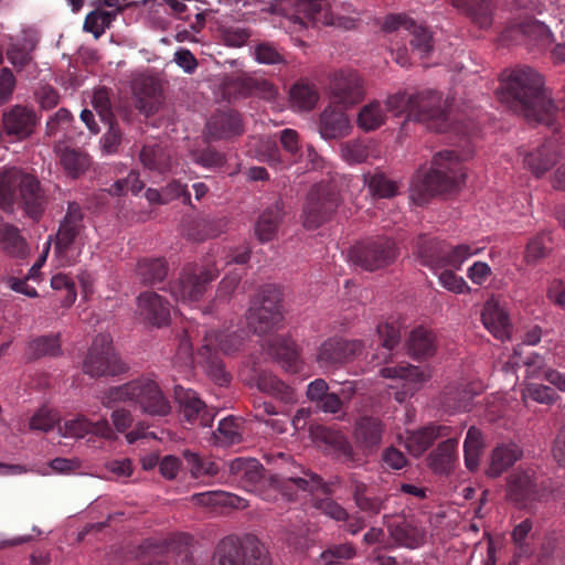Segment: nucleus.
Masks as SVG:
<instances>
[{"instance_id":"423d86ee","label":"nucleus","mask_w":565,"mask_h":565,"mask_svg":"<svg viewBox=\"0 0 565 565\" xmlns=\"http://www.w3.org/2000/svg\"><path fill=\"white\" fill-rule=\"evenodd\" d=\"M119 403H134L151 416H167L171 405L156 381L139 377L118 386H111L104 392L102 404L115 408Z\"/></svg>"},{"instance_id":"4c0bfd02","label":"nucleus","mask_w":565,"mask_h":565,"mask_svg":"<svg viewBox=\"0 0 565 565\" xmlns=\"http://www.w3.org/2000/svg\"><path fill=\"white\" fill-rule=\"evenodd\" d=\"M57 154L65 174L72 179L79 178L90 166L88 154L79 149L58 147Z\"/></svg>"},{"instance_id":"7ed1b4c3","label":"nucleus","mask_w":565,"mask_h":565,"mask_svg":"<svg viewBox=\"0 0 565 565\" xmlns=\"http://www.w3.org/2000/svg\"><path fill=\"white\" fill-rule=\"evenodd\" d=\"M50 201V189L42 184L34 172L20 167L0 170V209L9 211L17 203L28 218L39 223Z\"/></svg>"},{"instance_id":"c85d7f7f","label":"nucleus","mask_w":565,"mask_h":565,"mask_svg":"<svg viewBox=\"0 0 565 565\" xmlns=\"http://www.w3.org/2000/svg\"><path fill=\"white\" fill-rule=\"evenodd\" d=\"M446 440L438 444V446L429 454L427 460L428 466L437 473L448 475L455 468L458 461V444L459 436L445 437Z\"/></svg>"},{"instance_id":"13d9d810","label":"nucleus","mask_w":565,"mask_h":565,"mask_svg":"<svg viewBox=\"0 0 565 565\" xmlns=\"http://www.w3.org/2000/svg\"><path fill=\"white\" fill-rule=\"evenodd\" d=\"M380 373L383 377L399 379L413 384H417L426 380L425 372L420 370L418 366H414L411 364L386 366L383 367L380 371Z\"/></svg>"},{"instance_id":"0e129e2a","label":"nucleus","mask_w":565,"mask_h":565,"mask_svg":"<svg viewBox=\"0 0 565 565\" xmlns=\"http://www.w3.org/2000/svg\"><path fill=\"white\" fill-rule=\"evenodd\" d=\"M377 334L382 341V348L391 352L401 340V324L395 319H388L377 326Z\"/></svg>"},{"instance_id":"09e8293b","label":"nucleus","mask_w":565,"mask_h":565,"mask_svg":"<svg viewBox=\"0 0 565 565\" xmlns=\"http://www.w3.org/2000/svg\"><path fill=\"white\" fill-rule=\"evenodd\" d=\"M319 99L316 88L305 82H297L290 89V102L299 110L312 109Z\"/></svg>"},{"instance_id":"473e14b6","label":"nucleus","mask_w":565,"mask_h":565,"mask_svg":"<svg viewBox=\"0 0 565 565\" xmlns=\"http://www.w3.org/2000/svg\"><path fill=\"white\" fill-rule=\"evenodd\" d=\"M286 8L294 9L296 20L313 23L328 22L329 0H281Z\"/></svg>"},{"instance_id":"412c9836","label":"nucleus","mask_w":565,"mask_h":565,"mask_svg":"<svg viewBox=\"0 0 565 565\" xmlns=\"http://www.w3.org/2000/svg\"><path fill=\"white\" fill-rule=\"evenodd\" d=\"M452 428L447 425L429 424L406 433L404 446L414 457L422 456L435 440L451 435Z\"/></svg>"},{"instance_id":"4be33fe9","label":"nucleus","mask_w":565,"mask_h":565,"mask_svg":"<svg viewBox=\"0 0 565 565\" xmlns=\"http://www.w3.org/2000/svg\"><path fill=\"white\" fill-rule=\"evenodd\" d=\"M139 316L154 327L166 326L170 321V303L153 291H145L137 299Z\"/></svg>"},{"instance_id":"393cba45","label":"nucleus","mask_w":565,"mask_h":565,"mask_svg":"<svg viewBox=\"0 0 565 565\" xmlns=\"http://www.w3.org/2000/svg\"><path fill=\"white\" fill-rule=\"evenodd\" d=\"M446 242L434 236L422 234L417 237L415 248L416 255L423 266L433 271L445 268Z\"/></svg>"},{"instance_id":"9d476101","label":"nucleus","mask_w":565,"mask_h":565,"mask_svg":"<svg viewBox=\"0 0 565 565\" xmlns=\"http://www.w3.org/2000/svg\"><path fill=\"white\" fill-rule=\"evenodd\" d=\"M84 373L90 377L114 376L126 371L113 348L109 334L95 337L83 363Z\"/></svg>"},{"instance_id":"0eeeda50","label":"nucleus","mask_w":565,"mask_h":565,"mask_svg":"<svg viewBox=\"0 0 565 565\" xmlns=\"http://www.w3.org/2000/svg\"><path fill=\"white\" fill-rule=\"evenodd\" d=\"M383 31L386 34L394 35L395 38H409L411 54L405 44H395L392 46L391 54L394 61L402 67H406L412 64V56H418L419 58L427 57L433 51V36L430 32L417 25L416 22L404 14H391L387 15L383 22Z\"/></svg>"},{"instance_id":"c9c22d12","label":"nucleus","mask_w":565,"mask_h":565,"mask_svg":"<svg viewBox=\"0 0 565 565\" xmlns=\"http://www.w3.org/2000/svg\"><path fill=\"white\" fill-rule=\"evenodd\" d=\"M142 166L159 174L172 170L171 151L159 143L145 145L139 153Z\"/></svg>"},{"instance_id":"cd10ccee","label":"nucleus","mask_w":565,"mask_h":565,"mask_svg":"<svg viewBox=\"0 0 565 565\" xmlns=\"http://www.w3.org/2000/svg\"><path fill=\"white\" fill-rule=\"evenodd\" d=\"M514 33H520L530 41L541 46L551 45L554 41V34L551 29L542 21L526 17L519 23L511 25L503 32L505 39L512 38Z\"/></svg>"},{"instance_id":"a211bd4d","label":"nucleus","mask_w":565,"mask_h":565,"mask_svg":"<svg viewBox=\"0 0 565 565\" xmlns=\"http://www.w3.org/2000/svg\"><path fill=\"white\" fill-rule=\"evenodd\" d=\"M330 89L334 102L345 107L360 103L365 94L361 77L353 71L335 73L331 79Z\"/></svg>"},{"instance_id":"052dcab7","label":"nucleus","mask_w":565,"mask_h":565,"mask_svg":"<svg viewBox=\"0 0 565 565\" xmlns=\"http://www.w3.org/2000/svg\"><path fill=\"white\" fill-rule=\"evenodd\" d=\"M29 351L32 358L38 359L45 355L55 356L61 351L60 335H41L29 344Z\"/></svg>"},{"instance_id":"ea45409f","label":"nucleus","mask_w":565,"mask_h":565,"mask_svg":"<svg viewBox=\"0 0 565 565\" xmlns=\"http://www.w3.org/2000/svg\"><path fill=\"white\" fill-rule=\"evenodd\" d=\"M0 247L9 256L23 259L29 255V246L20 230L12 224L0 226Z\"/></svg>"},{"instance_id":"e433bc0d","label":"nucleus","mask_w":565,"mask_h":565,"mask_svg":"<svg viewBox=\"0 0 565 565\" xmlns=\"http://www.w3.org/2000/svg\"><path fill=\"white\" fill-rule=\"evenodd\" d=\"M452 4L462 10L472 23L480 29H488L493 21L492 0H451Z\"/></svg>"},{"instance_id":"f03ea898","label":"nucleus","mask_w":565,"mask_h":565,"mask_svg":"<svg viewBox=\"0 0 565 565\" xmlns=\"http://www.w3.org/2000/svg\"><path fill=\"white\" fill-rule=\"evenodd\" d=\"M228 472L232 482L266 501H276L279 495L287 501H294L299 491L332 493L331 484L326 483L320 476L306 470H302V476L273 475L266 479L264 467L255 458H235L228 462Z\"/></svg>"},{"instance_id":"774afa93","label":"nucleus","mask_w":565,"mask_h":565,"mask_svg":"<svg viewBox=\"0 0 565 565\" xmlns=\"http://www.w3.org/2000/svg\"><path fill=\"white\" fill-rule=\"evenodd\" d=\"M478 252L470 245L461 244L455 247L446 245L445 268L460 269L466 259Z\"/></svg>"},{"instance_id":"f8f14e48","label":"nucleus","mask_w":565,"mask_h":565,"mask_svg":"<svg viewBox=\"0 0 565 565\" xmlns=\"http://www.w3.org/2000/svg\"><path fill=\"white\" fill-rule=\"evenodd\" d=\"M397 247L393 239L376 237L356 244L350 252L354 265L374 271L391 265L397 257Z\"/></svg>"},{"instance_id":"680f3d73","label":"nucleus","mask_w":565,"mask_h":565,"mask_svg":"<svg viewBox=\"0 0 565 565\" xmlns=\"http://www.w3.org/2000/svg\"><path fill=\"white\" fill-rule=\"evenodd\" d=\"M552 238L548 233H539L526 245L524 259L527 264H534L544 258L551 249Z\"/></svg>"},{"instance_id":"72a5a7b5","label":"nucleus","mask_w":565,"mask_h":565,"mask_svg":"<svg viewBox=\"0 0 565 565\" xmlns=\"http://www.w3.org/2000/svg\"><path fill=\"white\" fill-rule=\"evenodd\" d=\"M556 139L548 138L535 151L524 156V164L535 177L540 178L548 171L555 163L558 153L555 150Z\"/></svg>"},{"instance_id":"49530a36","label":"nucleus","mask_w":565,"mask_h":565,"mask_svg":"<svg viewBox=\"0 0 565 565\" xmlns=\"http://www.w3.org/2000/svg\"><path fill=\"white\" fill-rule=\"evenodd\" d=\"M137 275L143 285L162 282L168 276L164 258H143L137 265Z\"/></svg>"},{"instance_id":"e2e57ef3","label":"nucleus","mask_w":565,"mask_h":565,"mask_svg":"<svg viewBox=\"0 0 565 565\" xmlns=\"http://www.w3.org/2000/svg\"><path fill=\"white\" fill-rule=\"evenodd\" d=\"M115 13L109 11L96 10L88 13L84 21V30L94 34L98 39L107 28L110 26Z\"/></svg>"},{"instance_id":"bb28decb","label":"nucleus","mask_w":565,"mask_h":565,"mask_svg":"<svg viewBox=\"0 0 565 565\" xmlns=\"http://www.w3.org/2000/svg\"><path fill=\"white\" fill-rule=\"evenodd\" d=\"M268 354L290 373L299 371V352L296 343L284 335H274L266 342Z\"/></svg>"},{"instance_id":"2eb2a0df","label":"nucleus","mask_w":565,"mask_h":565,"mask_svg":"<svg viewBox=\"0 0 565 565\" xmlns=\"http://www.w3.org/2000/svg\"><path fill=\"white\" fill-rule=\"evenodd\" d=\"M364 349L361 340L332 337L323 341L317 352V362L321 367H339L359 356Z\"/></svg>"},{"instance_id":"79ce46f5","label":"nucleus","mask_w":565,"mask_h":565,"mask_svg":"<svg viewBox=\"0 0 565 565\" xmlns=\"http://www.w3.org/2000/svg\"><path fill=\"white\" fill-rule=\"evenodd\" d=\"M282 215V209L279 203L267 207L260 214L255 225V233L260 242H269L275 237L281 223Z\"/></svg>"},{"instance_id":"c756f323","label":"nucleus","mask_w":565,"mask_h":565,"mask_svg":"<svg viewBox=\"0 0 565 565\" xmlns=\"http://www.w3.org/2000/svg\"><path fill=\"white\" fill-rule=\"evenodd\" d=\"M384 425L379 418L360 417L354 424L353 437L359 447L372 451L382 443Z\"/></svg>"},{"instance_id":"8fccbe9b","label":"nucleus","mask_w":565,"mask_h":565,"mask_svg":"<svg viewBox=\"0 0 565 565\" xmlns=\"http://www.w3.org/2000/svg\"><path fill=\"white\" fill-rule=\"evenodd\" d=\"M533 522L531 519H525L519 524H516L511 533L512 542L516 548V555L529 556L533 552L532 541H533Z\"/></svg>"},{"instance_id":"a18cd8bd","label":"nucleus","mask_w":565,"mask_h":565,"mask_svg":"<svg viewBox=\"0 0 565 565\" xmlns=\"http://www.w3.org/2000/svg\"><path fill=\"white\" fill-rule=\"evenodd\" d=\"M408 353L415 359H427L435 353V335L431 331L418 327L411 332L407 341Z\"/></svg>"},{"instance_id":"864d4df0","label":"nucleus","mask_w":565,"mask_h":565,"mask_svg":"<svg viewBox=\"0 0 565 565\" xmlns=\"http://www.w3.org/2000/svg\"><path fill=\"white\" fill-rule=\"evenodd\" d=\"M512 362L516 366H524L527 377H540L544 366V358L537 353L531 352L523 356L522 345L514 349Z\"/></svg>"},{"instance_id":"69168bd1","label":"nucleus","mask_w":565,"mask_h":565,"mask_svg":"<svg viewBox=\"0 0 565 565\" xmlns=\"http://www.w3.org/2000/svg\"><path fill=\"white\" fill-rule=\"evenodd\" d=\"M370 151L361 140H350L341 145V156L350 164L365 162Z\"/></svg>"},{"instance_id":"6e6d98bb","label":"nucleus","mask_w":565,"mask_h":565,"mask_svg":"<svg viewBox=\"0 0 565 565\" xmlns=\"http://www.w3.org/2000/svg\"><path fill=\"white\" fill-rule=\"evenodd\" d=\"M183 458L186 462V466L192 477L194 478H200L204 476H215L220 470L216 462L212 461L209 458L200 457L198 454L192 452L190 450H185L183 452Z\"/></svg>"},{"instance_id":"1a4fd4ad","label":"nucleus","mask_w":565,"mask_h":565,"mask_svg":"<svg viewBox=\"0 0 565 565\" xmlns=\"http://www.w3.org/2000/svg\"><path fill=\"white\" fill-rule=\"evenodd\" d=\"M218 274L215 262L210 258L203 264H188L179 279L170 284V292L177 301H199Z\"/></svg>"},{"instance_id":"de8ad7c7","label":"nucleus","mask_w":565,"mask_h":565,"mask_svg":"<svg viewBox=\"0 0 565 565\" xmlns=\"http://www.w3.org/2000/svg\"><path fill=\"white\" fill-rule=\"evenodd\" d=\"M223 228L224 224L221 220L200 217L191 223L186 234L191 239L202 242L218 236Z\"/></svg>"},{"instance_id":"5701e85b","label":"nucleus","mask_w":565,"mask_h":565,"mask_svg":"<svg viewBox=\"0 0 565 565\" xmlns=\"http://www.w3.org/2000/svg\"><path fill=\"white\" fill-rule=\"evenodd\" d=\"M136 107L145 115L156 114L163 102L162 90L153 77H141L134 86Z\"/></svg>"},{"instance_id":"f704fd0d","label":"nucleus","mask_w":565,"mask_h":565,"mask_svg":"<svg viewBox=\"0 0 565 565\" xmlns=\"http://www.w3.org/2000/svg\"><path fill=\"white\" fill-rule=\"evenodd\" d=\"M482 323L494 338L504 340L510 335V323L507 312L497 301H487L482 313Z\"/></svg>"},{"instance_id":"c03bdc74","label":"nucleus","mask_w":565,"mask_h":565,"mask_svg":"<svg viewBox=\"0 0 565 565\" xmlns=\"http://www.w3.org/2000/svg\"><path fill=\"white\" fill-rule=\"evenodd\" d=\"M351 489L353 500L362 512L377 515L381 511L385 510L387 499L371 494L365 483L354 480L352 481Z\"/></svg>"},{"instance_id":"f257e3e1","label":"nucleus","mask_w":565,"mask_h":565,"mask_svg":"<svg viewBox=\"0 0 565 565\" xmlns=\"http://www.w3.org/2000/svg\"><path fill=\"white\" fill-rule=\"evenodd\" d=\"M497 94L503 103L527 120L544 124L554 132L558 131V109L565 115V82L557 97L558 106L544 88L543 77L529 66L502 73Z\"/></svg>"},{"instance_id":"b1692460","label":"nucleus","mask_w":565,"mask_h":565,"mask_svg":"<svg viewBox=\"0 0 565 565\" xmlns=\"http://www.w3.org/2000/svg\"><path fill=\"white\" fill-rule=\"evenodd\" d=\"M212 334L203 337V344L198 350L195 361L202 365L207 375L220 386L227 385L231 381L217 351L212 349Z\"/></svg>"},{"instance_id":"37998d69","label":"nucleus","mask_w":565,"mask_h":565,"mask_svg":"<svg viewBox=\"0 0 565 565\" xmlns=\"http://www.w3.org/2000/svg\"><path fill=\"white\" fill-rule=\"evenodd\" d=\"M484 437L476 426H470L463 441L465 466L469 471H476L484 449Z\"/></svg>"},{"instance_id":"dca6fc26","label":"nucleus","mask_w":565,"mask_h":565,"mask_svg":"<svg viewBox=\"0 0 565 565\" xmlns=\"http://www.w3.org/2000/svg\"><path fill=\"white\" fill-rule=\"evenodd\" d=\"M40 119L33 107L13 105L2 114V132L17 141L26 140L35 132Z\"/></svg>"},{"instance_id":"20e7f679","label":"nucleus","mask_w":565,"mask_h":565,"mask_svg":"<svg viewBox=\"0 0 565 565\" xmlns=\"http://www.w3.org/2000/svg\"><path fill=\"white\" fill-rule=\"evenodd\" d=\"M466 173L460 158L454 150L437 152L429 170H419L411 184V198L423 205L437 194L450 193L459 189Z\"/></svg>"},{"instance_id":"bf43d9fd","label":"nucleus","mask_w":565,"mask_h":565,"mask_svg":"<svg viewBox=\"0 0 565 565\" xmlns=\"http://www.w3.org/2000/svg\"><path fill=\"white\" fill-rule=\"evenodd\" d=\"M218 35L226 46L241 47L252 36V31L241 24H223L218 28Z\"/></svg>"},{"instance_id":"338daca9","label":"nucleus","mask_w":565,"mask_h":565,"mask_svg":"<svg viewBox=\"0 0 565 565\" xmlns=\"http://www.w3.org/2000/svg\"><path fill=\"white\" fill-rule=\"evenodd\" d=\"M217 433L224 444H238L242 440V424L237 418L226 417L218 423Z\"/></svg>"},{"instance_id":"5fc2aeb1","label":"nucleus","mask_w":565,"mask_h":565,"mask_svg":"<svg viewBox=\"0 0 565 565\" xmlns=\"http://www.w3.org/2000/svg\"><path fill=\"white\" fill-rule=\"evenodd\" d=\"M473 395L467 390H448L444 393L441 404L451 413L468 412L472 407Z\"/></svg>"},{"instance_id":"4d7b16f0","label":"nucleus","mask_w":565,"mask_h":565,"mask_svg":"<svg viewBox=\"0 0 565 565\" xmlns=\"http://www.w3.org/2000/svg\"><path fill=\"white\" fill-rule=\"evenodd\" d=\"M364 184H366L373 195L379 198H393L397 193L396 182L386 178L382 172L374 174H364Z\"/></svg>"},{"instance_id":"a19ab883","label":"nucleus","mask_w":565,"mask_h":565,"mask_svg":"<svg viewBox=\"0 0 565 565\" xmlns=\"http://www.w3.org/2000/svg\"><path fill=\"white\" fill-rule=\"evenodd\" d=\"M256 386L260 392H264L284 403H294L296 401L294 390L270 372H258L256 375Z\"/></svg>"},{"instance_id":"aec40b11","label":"nucleus","mask_w":565,"mask_h":565,"mask_svg":"<svg viewBox=\"0 0 565 565\" xmlns=\"http://www.w3.org/2000/svg\"><path fill=\"white\" fill-rule=\"evenodd\" d=\"M58 431L64 437L84 438L86 435H95L104 439L115 438V433L107 419L92 422L84 415H77L66 419Z\"/></svg>"},{"instance_id":"a878e982","label":"nucleus","mask_w":565,"mask_h":565,"mask_svg":"<svg viewBox=\"0 0 565 565\" xmlns=\"http://www.w3.org/2000/svg\"><path fill=\"white\" fill-rule=\"evenodd\" d=\"M209 135L214 139H228L243 134V121L236 110L216 111L207 121Z\"/></svg>"},{"instance_id":"58836bf2","label":"nucleus","mask_w":565,"mask_h":565,"mask_svg":"<svg viewBox=\"0 0 565 565\" xmlns=\"http://www.w3.org/2000/svg\"><path fill=\"white\" fill-rule=\"evenodd\" d=\"M522 456L521 449L515 444L499 445L491 454L487 475L491 478L501 476Z\"/></svg>"},{"instance_id":"ddd939ff","label":"nucleus","mask_w":565,"mask_h":565,"mask_svg":"<svg viewBox=\"0 0 565 565\" xmlns=\"http://www.w3.org/2000/svg\"><path fill=\"white\" fill-rule=\"evenodd\" d=\"M84 230V212L81 205L75 201L68 202L66 213L54 236V253L61 262L71 264L68 253Z\"/></svg>"},{"instance_id":"603ef678","label":"nucleus","mask_w":565,"mask_h":565,"mask_svg":"<svg viewBox=\"0 0 565 565\" xmlns=\"http://www.w3.org/2000/svg\"><path fill=\"white\" fill-rule=\"evenodd\" d=\"M212 334L213 343L212 349L222 351L224 354H232L239 350L243 344V335L236 331H220L214 330L205 331L204 335Z\"/></svg>"},{"instance_id":"6ab92c4d","label":"nucleus","mask_w":565,"mask_h":565,"mask_svg":"<svg viewBox=\"0 0 565 565\" xmlns=\"http://www.w3.org/2000/svg\"><path fill=\"white\" fill-rule=\"evenodd\" d=\"M507 498L520 508L539 499V487L533 469L515 470L508 478Z\"/></svg>"},{"instance_id":"39448f33","label":"nucleus","mask_w":565,"mask_h":565,"mask_svg":"<svg viewBox=\"0 0 565 565\" xmlns=\"http://www.w3.org/2000/svg\"><path fill=\"white\" fill-rule=\"evenodd\" d=\"M386 109L395 116L406 115L408 120L423 122L430 130L444 131L448 114L441 94L431 89L407 94L399 90L386 99Z\"/></svg>"},{"instance_id":"6e6552de","label":"nucleus","mask_w":565,"mask_h":565,"mask_svg":"<svg viewBox=\"0 0 565 565\" xmlns=\"http://www.w3.org/2000/svg\"><path fill=\"white\" fill-rule=\"evenodd\" d=\"M211 565H270V559L255 535H228L217 543Z\"/></svg>"},{"instance_id":"9b49d317","label":"nucleus","mask_w":565,"mask_h":565,"mask_svg":"<svg viewBox=\"0 0 565 565\" xmlns=\"http://www.w3.org/2000/svg\"><path fill=\"white\" fill-rule=\"evenodd\" d=\"M281 320V292L275 286H266L260 291V303L248 310V327L260 335L278 327Z\"/></svg>"},{"instance_id":"2f4dec72","label":"nucleus","mask_w":565,"mask_h":565,"mask_svg":"<svg viewBox=\"0 0 565 565\" xmlns=\"http://www.w3.org/2000/svg\"><path fill=\"white\" fill-rule=\"evenodd\" d=\"M351 125L347 114L334 107H327L319 118V132L323 139H339L348 136Z\"/></svg>"},{"instance_id":"f3484780","label":"nucleus","mask_w":565,"mask_h":565,"mask_svg":"<svg viewBox=\"0 0 565 565\" xmlns=\"http://www.w3.org/2000/svg\"><path fill=\"white\" fill-rule=\"evenodd\" d=\"M174 399L185 422L190 424L198 423L204 427L212 425L215 413L206 406L195 391L175 385Z\"/></svg>"},{"instance_id":"3c124183","label":"nucleus","mask_w":565,"mask_h":565,"mask_svg":"<svg viewBox=\"0 0 565 565\" xmlns=\"http://www.w3.org/2000/svg\"><path fill=\"white\" fill-rule=\"evenodd\" d=\"M385 111L380 102L374 100L363 106L358 116V125L365 131L380 128L385 122Z\"/></svg>"},{"instance_id":"4468645a","label":"nucleus","mask_w":565,"mask_h":565,"mask_svg":"<svg viewBox=\"0 0 565 565\" xmlns=\"http://www.w3.org/2000/svg\"><path fill=\"white\" fill-rule=\"evenodd\" d=\"M339 204L338 194L327 185H316L308 194L303 209V225L315 230L326 223Z\"/></svg>"},{"instance_id":"7c9ffc66","label":"nucleus","mask_w":565,"mask_h":565,"mask_svg":"<svg viewBox=\"0 0 565 565\" xmlns=\"http://www.w3.org/2000/svg\"><path fill=\"white\" fill-rule=\"evenodd\" d=\"M392 539L401 546L416 548L424 544L426 533L415 519H399L388 525Z\"/></svg>"}]
</instances>
